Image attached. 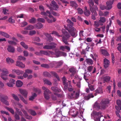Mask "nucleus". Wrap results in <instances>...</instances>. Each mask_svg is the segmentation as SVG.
<instances>
[{"label": "nucleus", "instance_id": "0e129e2a", "mask_svg": "<svg viewBox=\"0 0 121 121\" xmlns=\"http://www.w3.org/2000/svg\"><path fill=\"white\" fill-rule=\"evenodd\" d=\"M95 24L96 26H97L98 27L99 25H103V24H101L99 21L98 22H97L95 21Z\"/></svg>", "mask_w": 121, "mask_h": 121}, {"label": "nucleus", "instance_id": "c85d7f7f", "mask_svg": "<svg viewBox=\"0 0 121 121\" xmlns=\"http://www.w3.org/2000/svg\"><path fill=\"white\" fill-rule=\"evenodd\" d=\"M86 60L87 63L89 65H91L93 64V61L90 59H86Z\"/></svg>", "mask_w": 121, "mask_h": 121}, {"label": "nucleus", "instance_id": "5701e85b", "mask_svg": "<svg viewBox=\"0 0 121 121\" xmlns=\"http://www.w3.org/2000/svg\"><path fill=\"white\" fill-rule=\"evenodd\" d=\"M35 27L38 29H39L42 28L43 25L41 23H38L35 25Z\"/></svg>", "mask_w": 121, "mask_h": 121}, {"label": "nucleus", "instance_id": "37998d69", "mask_svg": "<svg viewBox=\"0 0 121 121\" xmlns=\"http://www.w3.org/2000/svg\"><path fill=\"white\" fill-rule=\"evenodd\" d=\"M44 94V95L45 99L46 100L49 99L50 98V95L49 94Z\"/></svg>", "mask_w": 121, "mask_h": 121}, {"label": "nucleus", "instance_id": "ddd939ff", "mask_svg": "<svg viewBox=\"0 0 121 121\" xmlns=\"http://www.w3.org/2000/svg\"><path fill=\"white\" fill-rule=\"evenodd\" d=\"M16 65L22 68H24L25 67V65L22 62L18 61H16Z\"/></svg>", "mask_w": 121, "mask_h": 121}, {"label": "nucleus", "instance_id": "79ce46f5", "mask_svg": "<svg viewBox=\"0 0 121 121\" xmlns=\"http://www.w3.org/2000/svg\"><path fill=\"white\" fill-rule=\"evenodd\" d=\"M41 67L46 68H50L49 65L47 64H43L41 65Z\"/></svg>", "mask_w": 121, "mask_h": 121}, {"label": "nucleus", "instance_id": "cd10ccee", "mask_svg": "<svg viewBox=\"0 0 121 121\" xmlns=\"http://www.w3.org/2000/svg\"><path fill=\"white\" fill-rule=\"evenodd\" d=\"M94 97V96L92 93L89 94L88 95L85 96L84 98L86 100H87L89 99L91 97L93 98Z\"/></svg>", "mask_w": 121, "mask_h": 121}, {"label": "nucleus", "instance_id": "f03ea898", "mask_svg": "<svg viewBox=\"0 0 121 121\" xmlns=\"http://www.w3.org/2000/svg\"><path fill=\"white\" fill-rule=\"evenodd\" d=\"M109 103V100L108 99H104L102 100L100 103L101 107V110H104L108 107V104Z\"/></svg>", "mask_w": 121, "mask_h": 121}, {"label": "nucleus", "instance_id": "9d476101", "mask_svg": "<svg viewBox=\"0 0 121 121\" xmlns=\"http://www.w3.org/2000/svg\"><path fill=\"white\" fill-rule=\"evenodd\" d=\"M19 90L20 93L24 96V97L26 98L28 94L27 91L25 90L19 89Z\"/></svg>", "mask_w": 121, "mask_h": 121}, {"label": "nucleus", "instance_id": "338daca9", "mask_svg": "<svg viewBox=\"0 0 121 121\" xmlns=\"http://www.w3.org/2000/svg\"><path fill=\"white\" fill-rule=\"evenodd\" d=\"M24 55L25 56H27L29 55L28 52L26 51H24L23 52Z\"/></svg>", "mask_w": 121, "mask_h": 121}, {"label": "nucleus", "instance_id": "c9c22d12", "mask_svg": "<svg viewBox=\"0 0 121 121\" xmlns=\"http://www.w3.org/2000/svg\"><path fill=\"white\" fill-rule=\"evenodd\" d=\"M11 95L15 100L18 101H19L20 99L19 98L17 95H15L14 94H11Z\"/></svg>", "mask_w": 121, "mask_h": 121}, {"label": "nucleus", "instance_id": "39448f33", "mask_svg": "<svg viewBox=\"0 0 121 121\" xmlns=\"http://www.w3.org/2000/svg\"><path fill=\"white\" fill-rule=\"evenodd\" d=\"M2 95L0 93V100L3 103L7 105H9V102L7 100L8 99V97L6 96L4 97H2Z\"/></svg>", "mask_w": 121, "mask_h": 121}, {"label": "nucleus", "instance_id": "774afa93", "mask_svg": "<svg viewBox=\"0 0 121 121\" xmlns=\"http://www.w3.org/2000/svg\"><path fill=\"white\" fill-rule=\"evenodd\" d=\"M100 7L101 9L102 10H104L107 9L106 6L104 5H100Z\"/></svg>", "mask_w": 121, "mask_h": 121}, {"label": "nucleus", "instance_id": "a878e982", "mask_svg": "<svg viewBox=\"0 0 121 121\" xmlns=\"http://www.w3.org/2000/svg\"><path fill=\"white\" fill-rule=\"evenodd\" d=\"M6 61L8 63H13L14 62V60L12 59L9 57H8L6 58Z\"/></svg>", "mask_w": 121, "mask_h": 121}, {"label": "nucleus", "instance_id": "393cba45", "mask_svg": "<svg viewBox=\"0 0 121 121\" xmlns=\"http://www.w3.org/2000/svg\"><path fill=\"white\" fill-rule=\"evenodd\" d=\"M23 84L22 82L20 80H17L16 82V85L17 87H19L22 86Z\"/></svg>", "mask_w": 121, "mask_h": 121}, {"label": "nucleus", "instance_id": "6e6d98bb", "mask_svg": "<svg viewBox=\"0 0 121 121\" xmlns=\"http://www.w3.org/2000/svg\"><path fill=\"white\" fill-rule=\"evenodd\" d=\"M90 12L89 10H86L84 12V13L85 15L87 16H89L90 14Z\"/></svg>", "mask_w": 121, "mask_h": 121}, {"label": "nucleus", "instance_id": "f3484780", "mask_svg": "<svg viewBox=\"0 0 121 121\" xmlns=\"http://www.w3.org/2000/svg\"><path fill=\"white\" fill-rule=\"evenodd\" d=\"M62 33L65 36L69 38L70 37L69 33L64 29H62Z\"/></svg>", "mask_w": 121, "mask_h": 121}, {"label": "nucleus", "instance_id": "680f3d73", "mask_svg": "<svg viewBox=\"0 0 121 121\" xmlns=\"http://www.w3.org/2000/svg\"><path fill=\"white\" fill-rule=\"evenodd\" d=\"M63 63V62L61 60L56 63V64L58 66H61Z\"/></svg>", "mask_w": 121, "mask_h": 121}, {"label": "nucleus", "instance_id": "f8f14e48", "mask_svg": "<svg viewBox=\"0 0 121 121\" xmlns=\"http://www.w3.org/2000/svg\"><path fill=\"white\" fill-rule=\"evenodd\" d=\"M93 108H94L97 110H99L100 109H101V107L100 103L99 104L97 102H95Z\"/></svg>", "mask_w": 121, "mask_h": 121}, {"label": "nucleus", "instance_id": "2eb2a0df", "mask_svg": "<svg viewBox=\"0 0 121 121\" xmlns=\"http://www.w3.org/2000/svg\"><path fill=\"white\" fill-rule=\"evenodd\" d=\"M60 49L63 51H65V49L68 51H69L70 50L69 47L66 46H62L60 47Z\"/></svg>", "mask_w": 121, "mask_h": 121}, {"label": "nucleus", "instance_id": "4d7b16f0", "mask_svg": "<svg viewBox=\"0 0 121 121\" xmlns=\"http://www.w3.org/2000/svg\"><path fill=\"white\" fill-rule=\"evenodd\" d=\"M8 21L10 23L12 24L15 22V21L12 17H10L9 18Z\"/></svg>", "mask_w": 121, "mask_h": 121}, {"label": "nucleus", "instance_id": "9b49d317", "mask_svg": "<svg viewBox=\"0 0 121 121\" xmlns=\"http://www.w3.org/2000/svg\"><path fill=\"white\" fill-rule=\"evenodd\" d=\"M13 73H15L18 75L22 74L24 73V72L22 70H20L18 69H14L12 71Z\"/></svg>", "mask_w": 121, "mask_h": 121}, {"label": "nucleus", "instance_id": "dca6fc26", "mask_svg": "<svg viewBox=\"0 0 121 121\" xmlns=\"http://www.w3.org/2000/svg\"><path fill=\"white\" fill-rule=\"evenodd\" d=\"M7 50L8 52L11 53H14L15 52V48L14 47L9 45L8 46Z\"/></svg>", "mask_w": 121, "mask_h": 121}, {"label": "nucleus", "instance_id": "09e8293b", "mask_svg": "<svg viewBox=\"0 0 121 121\" xmlns=\"http://www.w3.org/2000/svg\"><path fill=\"white\" fill-rule=\"evenodd\" d=\"M68 24L67 25H73V23L72 21L70 20L69 19H68L66 21Z\"/></svg>", "mask_w": 121, "mask_h": 121}, {"label": "nucleus", "instance_id": "2f4dec72", "mask_svg": "<svg viewBox=\"0 0 121 121\" xmlns=\"http://www.w3.org/2000/svg\"><path fill=\"white\" fill-rule=\"evenodd\" d=\"M40 52L41 56H42V55H45L47 56H49L50 55L49 53L47 51L40 50Z\"/></svg>", "mask_w": 121, "mask_h": 121}, {"label": "nucleus", "instance_id": "de8ad7c7", "mask_svg": "<svg viewBox=\"0 0 121 121\" xmlns=\"http://www.w3.org/2000/svg\"><path fill=\"white\" fill-rule=\"evenodd\" d=\"M1 71L3 73L6 74H7L9 73L8 70L6 68H3Z\"/></svg>", "mask_w": 121, "mask_h": 121}, {"label": "nucleus", "instance_id": "c03bdc74", "mask_svg": "<svg viewBox=\"0 0 121 121\" xmlns=\"http://www.w3.org/2000/svg\"><path fill=\"white\" fill-rule=\"evenodd\" d=\"M105 82H108L109 81L110 79V78L108 76L104 77L103 78Z\"/></svg>", "mask_w": 121, "mask_h": 121}, {"label": "nucleus", "instance_id": "f704fd0d", "mask_svg": "<svg viewBox=\"0 0 121 121\" xmlns=\"http://www.w3.org/2000/svg\"><path fill=\"white\" fill-rule=\"evenodd\" d=\"M62 52L60 51H56L55 54L57 57H58L62 56Z\"/></svg>", "mask_w": 121, "mask_h": 121}, {"label": "nucleus", "instance_id": "4c0bfd02", "mask_svg": "<svg viewBox=\"0 0 121 121\" xmlns=\"http://www.w3.org/2000/svg\"><path fill=\"white\" fill-rule=\"evenodd\" d=\"M43 75L45 77H49L51 76L50 73L47 71H45L43 73Z\"/></svg>", "mask_w": 121, "mask_h": 121}, {"label": "nucleus", "instance_id": "6e6552de", "mask_svg": "<svg viewBox=\"0 0 121 121\" xmlns=\"http://www.w3.org/2000/svg\"><path fill=\"white\" fill-rule=\"evenodd\" d=\"M51 7H50L49 8L51 9L52 8L54 10H56L57 9L56 8L58 9L59 8V6L57 4L56 2L54 1H52L51 4Z\"/></svg>", "mask_w": 121, "mask_h": 121}, {"label": "nucleus", "instance_id": "5fc2aeb1", "mask_svg": "<svg viewBox=\"0 0 121 121\" xmlns=\"http://www.w3.org/2000/svg\"><path fill=\"white\" fill-rule=\"evenodd\" d=\"M97 15V14L96 13V12H95V14H93V13H92L91 18L94 20H95L96 19V18L95 17V16H96Z\"/></svg>", "mask_w": 121, "mask_h": 121}, {"label": "nucleus", "instance_id": "13d9d810", "mask_svg": "<svg viewBox=\"0 0 121 121\" xmlns=\"http://www.w3.org/2000/svg\"><path fill=\"white\" fill-rule=\"evenodd\" d=\"M77 10L78 13L79 14H81L83 13V11L82 9L80 8H78Z\"/></svg>", "mask_w": 121, "mask_h": 121}, {"label": "nucleus", "instance_id": "1a4fd4ad", "mask_svg": "<svg viewBox=\"0 0 121 121\" xmlns=\"http://www.w3.org/2000/svg\"><path fill=\"white\" fill-rule=\"evenodd\" d=\"M113 0H110L106 3V7L107 10H109L111 9L112 7V5L113 3Z\"/></svg>", "mask_w": 121, "mask_h": 121}, {"label": "nucleus", "instance_id": "72a5a7b5", "mask_svg": "<svg viewBox=\"0 0 121 121\" xmlns=\"http://www.w3.org/2000/svg\"><path fill=\"white\" fill-rule=\"evenodd\" d=\"M101 52L105 56H108L109 54L106 50L104 49H102Z\"/></svg>", "mask_w": 121, "mask_h": 121}, {"label": "nucleus", "instance_id": "58836bf2", "mask_svg": "<svg viewBox=\"0 0 121 121\" xmlns=\"http://www.w3.org/2000/svg\"><path fill=\"white\" fill-rule=\"evenodd\" d=\"M37 96V95L35 93H34L32 94L31 96L29 98V99L30 100H33Z\"/></svg>", "mask_w": 121, "mask_h": 121}, {"label": "nucleus", "instance_id": "4468645a", "mask_svg": "<svg viewBox=\"0 0 121 121\" xmlns=\"http://www.w3.org/2000/svg\"><path fill=\"white\" fill-rule=\"evenodd\" d=\"M104 66L105 68H106L108 67L110 62L109 60L106 58H105L104 59Z\"/></svg>", "mask_w": 121, "mask_h": 121}, {"label": "nucleus", "instance_id": "a211bd4d", "mask_svg": "<svg viewBox=\"0 0 121 121\" xmlns=\"http://www.w3.org/2000/svg\"><path fill=\"white\" fill-rule=\"evenodd\" d=\"M70 6L74 7L75 9L78 6V5L76 2L74 1H72L70 2Z\"/></svg>", "mask_w": 121, "mask_h": 121}, {"label": "nucleus", "instance_id": "4be33fe9", "mask_svg": "<svg viewBox=\"0 0 121 121\" xmlns=\"http://www.w3.org/2000/svg\"><path fill=\"white\" fill-rule=\"evenodd\" d=\"M95 92L98 94H102L103 93L102 87L98 88L95 91Z\"/></svg>", "mask_w": 121, "mask_h": 121}, {"label": "nucleus", "instance_id": "f257e3e1", "mask_svg": "<svg viewBox=\"0 0 121 121\" xmlns=\"http://www.w3.org/2000/svg\"><path fill=\"white\" fill-rule=\"evenodd\" d=\"M101 112H97L95 111H93L91 114V117L94 118L95 121H100V118L101 117Z\"/></svg>", "mask_w": 121, "mask_h": 121}, {"label": "nucleus", "instance_id": "a19ab883", "mask_svg": "<svg viewBox=\"0 0 121 121\" xmlns=\"http://www.w3.org/2000/svg\"><path fill=\"white\" fill-rule=\"evenodd\" d=\"M20 44L25 49H27L28 48V45L26 44L24 42H21Z\"/></svg>", "mask_w": 121, "mask_h": 121}, {"label": "nucleus", "instance_id": "052dcab7", "mask_svg": "<svg viewBox=\"0 0 121 121\" xmlns=\"http://www.w3.org/2000/svg\"><path fill=\"white\" fill-rule=\"evenodd\" d=\"M25 72L27 74H31L32 72V71L29 69H27L25 70Z\"/></svg>", "mask_w": 121, "mask_h": 121}, {"label": "nucleus", "instance_id": "49530a36", "mask_svg": "<svg viewBox=\"0 0 121 121\" xmlns=\"http://www.w3.org/2000/svg\"><path fill=\"white\" fill-rule=\"evenodd\" d=\"M6 108L10 111L12 114H14V111L12 108L6 107Z\"/></svg>", "mask_w": 121, "mask_h": 121}, {"label": "nucleus", "instance_id": "3c124183", "mask_svg": "<svg viewBox=\"0 0 121 121\" xmlns=\"http://www.w3.org/2000/svg\"><path fill=\"white\" fill-rule=\"evenodd\" d=\"M9 10L6 8H4L3 9L2 12L4 14L6 15L8 14Z\"/></svg>", "mask_w": 121, "mask_h": 121}, {"label": "nucleus", "instance_id": "ea45409f", "mask_svg": "<svg viewBox=\"0 0 121 121\" xmlns=\"http://www.w3.org/2000/svg\"><path fill=\"white\" fill-rule=\"evenodd\" d=\"M36 19L34 17H33L29 20V22L30 23L34 24L36 22Z\"/></svg>", "mask_w": 121, "mask_h": 121}, {"label": "nucleus", "instance_id": "7c9ffc66", "mask_svg": "<svg viewBox=\"0 0 121 121\" xmlns=\"http://www.w3.org/2000/svg\"><path fill=\"white\" fill-rule=\"evenodd\" d=\"M69 70L73 74H74L76 72V69L74 67H72L69 68Z\"/></svg>", "mask_w": 121, "mask_h": 121}, {"label": "nucleus", "instance_id": "412c9836", "mask_svg": "<svg viewBox=\"0 0 121 121\" xmlns=\"http://www.w3.org/2000/svg\"><path fill=\"white\" fill-rule=\"evenodd\" d=\"M48 14H51V12L48 10L46 12H42L41 13V14L44 16V17H47L48 16Z\"/></svg>", "mask_w": 121, "mask_h": 121}, {"label": "nucleus", "instance_id": "c756f323", "mask_svg": "<svg viewBox=\"0 0 121 121\" xmlns=\"http://www.w3.org/2000/svg\"><path fill=\"white\" fill-rule=\"evenodd\" d=\"M51 73L57 79V80L58 81H59L60 80V79L59 76L57 74L56 72H54L52 71L51 72Z\"/></svg>", "mask_w": 121, "mask_h": 121}, {"label": "nucleus", "instance_id": "69168bd1", "mask_svg": "<svg viewBox=\"0 0 121 121\" xmlns=\"http://www.w3.org/2000/svg\"><path fill=\"white\" fill-rule=\"evenodd\" d=\"M27 25V23L26 22H24L21 23V26L24 27Z\"/></svg>", "mask_w": 121, "mask_h": 121}, {"label": "nucleus", "instance_id": "20e7f679", "mask_svg": "<svg viewBox=\"0 0 121 121\" xmlns=\"http://www.w3.org/2000/svg\"><path fill=\"white\" fill-rule=\"evenodd\" d=\"M73 25H67L68 31L72 36L75 37L77 36L75 32L76 31V30L73 27Z\"/></svg>", "mask_w": 121, "mask_h": 121}, {"label": "nucleus", "instance_id": "e433bc0d", "mask_svg": "<svg viewBox=\"0 0 121 121\" xmlns=\"http://www.w3.org/2000/svg\"><path fill=\"white\" fill-rule=\"evenodd\" d=\"M29 112L33 116H35L37 114L36 113L35 111L32 109H30L29 110Z\"/></svg>", "mask_w": 121, "mask_h": 121}, {"label": "nucleus", "instance_id": "bb28decb", "mask_svg": "<svg viewBox=\"0 0 121 121\" xmlns=\"http://www.w3.org/2000/svg\"><path fill=\"white\" fill-rule=\"evenodd\" d=\"M51 89L54 91L56 92H60L61 90L60 89H58V88L56 87L53 86L51 87Z\"/></svg>", "mask_w": 121, "mask_h": 121}, {"label": "nucleus", "instance_id": "423d86ee", "mask_svg": "<svg viewBox=\"0 0 121 121\" xmlns=\"http://www.w3.org/2000/svg\"><path fill=\"white\" fill-rule=\"evenodd\" d=\"M49 44L51 45H45L43 47V48L47 49H52L55 48H56V46L57 45L56 43L54 42L51 43Z\"/></svg>", "mask_w": 121, "mask_h": 121}, {"label": "nucleus", "instance_id": "e2e57ef3", "mask_svg": "<svg viewBox=\"0 0 121 121\" xmlns=\"http://www.w3.org/2000/svg\"><path fill=\"white\" fill-rule=\"evenodd\" d=\"M36 32L35 30H32L30 31L29 35H32L35 34Z\"/></svg>", "mask_w": 121, "mask_h": 121}, {"label": "nucleus", "instance_id": "aec40b11", "mask_svg": "<svg viewBox=\"0 0 121 121\" xmlns=\"http://www.w3.org/2000/svg\"><path fill=\"white\" fill-rule=\"evenodd\" d=\"M69 38L66 37L65 36H63L62 38V40L63 42L65 43V45L68 46L69 45V44L67 41V39Z\"/></svg>", "mask_w": 121, "mask_h": 121}, {"label": "nucleus", "instance_id": "473e14b6", "mask_svg": "<svg viewBox=\"0 0 121 121\" xmlns=\"http://www.w3.org/2000/svg\"><path fill=\"white\" fill-rule=\"evenodd\" d=\"M43 81L44 84H46L48 85H50L52 84L51 82L48 79H43Z\"/></svg>", "mask_w": 121, "mask_h": 121}, {"label": "nucleus", "instance_id": "864d4df0", "mask_svg": "<svg viewBox=\"0 0 121 121\" xmlns=\"http://www.w3.org/2000/svg\"><path fill=\"white\" fill-rule=\"evenodd\" d=\"M63 85L64 86V89L65 90H66L69 86V84L68 82H64V83H63Z\"/></svg>", "mask_w": 121, "mask_h": 121}, {"label": "nucleus", "instance_id": "b1692460", "mask_svg": "<svg viewBox=\"0 0 121 121\" xmlns=\"http://www.w3.org/2000/svg\"><path fill=\"white\" fill-rule=\"evenodd\" d=\"M34 27L33 26L31 25H29L25 28L24 29L25 30H33L34 29Z\"/></svg>", "mask_w": 121, "mask_h": 121}, {"label": "nucleus", "instance_id": "8fccbe9b", "mask_svg": "<svg viewBox=\"0 0 121 121\" xmlns=\"http://www.w3.org/2000/svg\"><path fill=\"white\" fill-rule=\"evenodd\" d=\"M18 60H26V58L24 57L21 56H20L18 57Z\"/></svg>", "mask_w": 121, "mask_h": 121}, {"label": "nucleus", "instance_id": "a18cd8bd", "mask_svg": "<svg viewBox=\"0 0 121 121\" xmlns=\"http://www.w3.org/2000/svg\"><path fill=\"white\" fill-rule=\"evenodd\" d=\"M99 21L100 22L104 23L106 21V18L104 17H100Z\"/></svg>", "mask_w": 121, "mask_h": 121}, {"label": "nucleus", "instance_id": "7ed1b4c3", "mask_svg": "<svg viewBox=\"0 0 121 121\" xmlns=\"http://www.w3.org/2000/svg\"><path fill=\"white\" fill-rule=\"evenodd\" d=\"M79 93L78 92L73 91V92L68 94V97L70 99H76L79 97Z\"/></svg>", "mask_w": 121, "mask_h": 121}, {"label": "nucleus", "instance_id": "0eeeda50", "mask_svg": "<svg viewBox=\"0 0 121 121\" xmlns=\"http://www.w3.org/2000/svg\"><path fill=\"white\" fill-rule=\"evenodd\" d=\"M94 3L91 4H90L89 6L90 7V10L92 13H93V14L94 13H95V10L98 9L97 6L95 5H94Z\"/></svg>", "mask_w": 121, "mask_h": 121}, {"label": "nucleus", "instance_id": "603ef678", "mask_svg": "<svg viewBox=\"0 0 121 121\" xmlns=\"http://www.w3.org/2000/svg\"><path fill=\"white\" fill-rule=\"evenodd\" d=\"M38 22H40L43 23H44L45 22V20L43 18H39L37 19Z\"/></svg>", "mask_w": 121, "mask_h": 121}, {"label": "nucleus", "instance_id": "bf43d9fd", "mask_svg": "<svg viewBox=\"0 0 121 121\" xmlns=\"http://www.w3.org/2000/svg\"><path fill=\"white\" fill-rule=\"evenodd\" d=\"M117 105H118V106H119V108H120V110H121V101L119 100H117Z\"/></svg>", "mask_w": 121, "mask_h": 121}, {"label": "nucleus", "instance_id": "6ab92c4d", "mask_svg": "<svg viewBox=\"0 0 121 121\" xmlns=\"http://www.w3.org/2000/svg\"><path fill=\"white\" fill-rule=\"evenodd\" d=\"M42 89L44 90V94H51V92L45 86H43L42 87Z\"/></svg>", "mask_w": 121, "mask_h": 121}]
</instances>
